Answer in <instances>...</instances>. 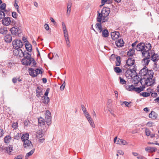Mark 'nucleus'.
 <instances>
[{
	"label": "nucleus",
	"instance_id": "cd10ccee",
	"mask_svg": "<svg viewBox=\"0 0 159 159\" xmlns=\"http://www.w3.org/2000/svg\"><path fill=\"white\" fill-rule=\"evenodd\" d=\"M8 154H10L13 150V147L11 145H9L7 147L5 148Z\"/></svg>",
	"mask_w": 159,
	"mask_h": 159
},
{
	"label": "nucleus",
	"instance_id": "7c9ffc66",
	"mask_svg": "<svg viewBox=\"0 0 159 159\" xmlns=\"http://www.w3.org/2000/svg\"><path fill=\"white\" fill-rule=\"evenodd\" d=\"M102 37L105 38L108 37L109 35V33L107 29H105L102 32Z\"/></svg>",
	"mask_w": 159,
	"mask_h": 159
},
{
	"label": "nucleus",
	"instance_id": "5fc2aeb1",
	"mask_svg": "<svg viewBox=\"0 0 159 159\" xmlns=\"http://www.w3.org/2000/svg\"><path fill=\"white\" fill-rule=\"evenodd\" d=\"M65 85H66V83H65V81H64V82L60 86V90H63L64 89Z\"/></svg>",
	"mask_w": 159,
	"mask_h": 159
},
{
	"label": "nucleus",
	"instance_id": "a211bd4d",
	"mask_svg": "<svg viewBox=\"0 0 159 159\" xmlns=\"http://www.w3.org/2000/svg\"><path fill=\"white\" fill-rule=\"evenodd\" d=\"M151 60L154 62H156L157 61L158 59V55L157 54L152 53H151Z\"/></svg>",
	"mask_w": 159,
	"mask_h": 159
},
{
	"label": "nucleus",
	"instance_id": "6e6552de",
	"mask_svg": "<svg viewBox=\"0 0 159 159\" xmlns=\"http://www.w3.org/2000/svg\"><path fill=\"white\" fill-rule=\"evenodd\" d=\"M11 32L13 35L19 36V34L21 32L20 29L17 26L13 27L10 29Z\"/></svg>",
	"mask_w": 159,
	"mask_h": 159
},
{
	"label": "nucleus",
	"instance_id": "f8f14e48",
	"mask_svg": "<svg viewBox=\"0 0 159 159\" xmlns=\"http://www.w3.org/2000/svg\"><path fill=\"white\" fill-rule=\"evenodd\" d=\"M11 22L10 18L9 17H4L2 20V24L5 26H8Z\"/></svg>",
	"mask_w": 159,
	"mask_h": 159
},
{
	"label": "nucleus",
	"instance_id": "39448f33",
	"mask_svg": "<svg viewBox=\"0 0 159 159\" xmlns=\"http://www.w3.org/2000/svg\"><path fill=\"white\" fill-rule=\"evenodd\" d=\"M153 77H150V75L146 77V79H143V84L145 87L153 85L155 82L154 78Z\"/></svg>",
	"mask_w": 159,
	"mask_h": 159
},
{
	"label": "nucleus",
	"instance_id": "393cba45",
	"mask_svg": "<svg viewBox=\"0 0 159 159\" xmlns=\"http://www.w3.org/2000/svg\"><path fill=\"white\" fill-rule=\"evenodd\" d=\"M4 40L6 42L8 43L11 42L12 41V37L11 35L8 34L6 35L4 37Z\"/></svg>",
	"mask_w": 159,
	"mask_h": 159
},
{
	"label": "nucleus",
	"instance_id": "9d476101",
	"mask_svg": "<svg viewBox=\"0 0 159 159\" xmlns=\"http://www.w3.org/2000/svg\"><path fill=\"white\" fill-rule=\"evenodd\" d=\"M23 142V146L25 148H29L30 149L33 148V145L30 140L28 139L25 141L24 140Z\"/></svg>",
	"mask_w": 159,
	"mask_h": 159
},
{
	"label": "nucleus",
	"instance_id": "c9c22d12",
	"mask_svg": "<svg viewBox=\"0 0 159 159\" xmlns=\"http://www.w3.org/2000/svg\"><path fill=\"white\" fill-rule=\"evenodd\" d=\"M116 66H120L121 63L120 57V56H117L116 57V60L115 62Z\"/></svg>",
	"mask_w": 159,
	"mask_h": 159
},
{
	"label": "nucleus",
	"instance_id": "2eb2a0df",
	"mask_svg": "<svg viewBox=\"0 0 159 159\" xmlns=\"http://www.w3.org/2000/svg\"><path fill=\"white\" fill-rule=\"evenodd\" d=\"M36 96L38 98L42 97L43 95L42 89L39 87H37L36 90Z\"/></svg>",
	"mask_w": 159,
	"mask_h": 159
},
{
	"label": "nucleus",
	"instance_id": "c03bdc74",
	"mask_svg": "<svg viewBox=\"0 0 159 159\" xmlns=\"http://www.w3.org/2000/svg\"><path fill=\"white\" fill-rule=\"evenodd\" d=\"M114 71L116 73H119L122 72V70L119 67H116L114 68Z\"/></svg>",
	"mask_w": 159,
	"mask_h": 159
},
{
	"label": "nucleus",
	"instance_id": "423d86ee",
	"mask_svg": "<svg viewBox=\"0 0 159 159\" xmlns=\"http://www.w3.org/2000/svg\"><path fill=\"white\" fill-rule=\"evenodd\" d=\"M25 51L24 52L21 50L20 48L14 49L13 52V55L17 56L19 57H23L25 55L26 52Z\"/></svg>",
	"mask_w": 159,
	"mask_h": 159
},
{
	"label": "nucleus",
	"instance_id": "de8ad7c7",
	"mask_svg": "<svg viewBox=\"0 0 159 159\" xmlns=\"http://www.w3.org/2000/svg\"><path fill=\"white\" fill-rule=\"evenodd\" d=\"M119 79L120 80V83L122 84H126V81L125 80L121 78V77H119Z\"/></svg>",
	"mask_w": 159,
	"mask_h": 159
},
{
	"label": "nucleus",
	"instance_id": "e2e57ef3",
	"mask_svg": "<svg viewBox=\"0 0 159 159\" xmlns=\"http://www.w3.org/2000/svg\"><path fill=\"white\" fill-rule=\"evenodd\" d=\"M44 28H45V29L47 30H49V27L48 25V24H45L44 25Z\"/></svg>",
	"mask_w": 159,
	"mask_h": 159
},
{
	"label": "nucleus",
	"instance_id": "774afa93",
	"mask_svg": "<svg viewBox=\"0 0 159 159\" xmlns=\"http://www.w3.org/2000/svg\"><path fill=\"white\" fill-rule=\"evenodd\" d=\"M17 81V79L16 78H13L12 80L13 83L15 84L16 83Z\"/></svg>",
	"mask_w": 159,
	"mask_h": 159
},
{
	"label": "nucleus",
	"instance_id": "f3484780",
	"mask_svg": "<svg viewBox=\"0 0 159 159\" xmlns=\"http://www.w3.org/2000/svg\"><path fill=\"white\" fill-rule=\"evenodd\" d=\"M119 34L118 32H113L111 33V37L113 40H115L119 38Z\"/></svg>",
	"mask_w": 159,
	"mask_h": 159
},
{
	"label": "nucleus",
	"instance_id": "a19ab883",
	"mask_svg": "<svg viewBox=\"0 0 159 159\" xmlns=\"http://www.w3.org/2000/svg\"><path fill=\"white\" fill-rule=\"evenodd\" d=\"M6 4L4 3H2V5H1L0 6V8L1 9V11H4L6 12H7V10H5L6 8Z\"/></svg>",
	"mask_w": 159,
	"mask_h": 159
},
{
	"label": "nucleus",
	"instance_id": "6e6d98bb",
	"mask_svg": "<svg viewBox=\"0 0 159 159\" xmlns=\"http://www.w3.org/2000/svg\"><path fill=\"white\" fill-rule=\"evenodd\" d=\"M23 156L22 155H20L15 157L14 159H22Z\"/></svg>",
	"mask_w": 159,
	"mask_h": 159
},
{
	"label": "nucleus",
	"instance_id": "4d7b16f0",
	"mask_svg": "<svg viewBox=\"0 0 159 159\" xmlns=\"http://www.w3.org/2000/svg\"><path fill=\"white\" fill-rule=\"evenodd\" d=\"M17 14L15 12L13 11L12 12V16L15 18H17Z\"/></svg>",
	"mask_w": 159,
	"mask_h": 159
},
{
	"label": "nucleus",
	"instance_id": "473e14b6",
	"mask_svg": "<svg viewBox=\"0 0 159 159\" xmlns=\"http://www.w3.org/2000/svg\"><path fill=\"white\" fill-rule=\"evenodd\" d=\"M95 27L97 30L100 32H102L103 29L101 23H97L95 25Z\"/></svg>",
	"mask_w": 159,
	"mask_h": 159
},
{
	"label": "nucleus",
	"instance_id": "e433bc0d",
	"mask_svg": "<svg viewBox=\"0 0 159 159\" xmlns=\"http://www.w3.org/2000/svg\"><path fill=\"white\" fill-rule=\"evenodd\" d=\"M42 98H43L44 99L43 102L45 104H47L49 102V98L48 97H45V96H43Z\"/></svg>",
	"mask_w": 159,
	"mask_h": 159
},
{
	"label": "nucleus",
	"instance_id": "58836bf2",
	"mask_svg": "<svg viewBox=\"0 0 159 159\" xmlns=\"http://www.w3.org/2000/svg\"><path fill=\"white\" fill-rule=\"evenodd\" d=\"M44 132L43 131H39L38 133L36 135V136L38 138H41L44 135Z\"/></svg>",
	"mask_w": 159,
	"mask_h": 159
},
{
	"label": "nucleus",
	"instance_id": "09e8293b",
	"mask_svg": "<svg viewBox=\"0 0 159 159\" xmlns=\"http://www.w3.org/2000/svg\"><path fill=\"white\" fill-rule=\"evenodd\" d=\"M89 122L90 124V125L93 128L95 127V125L93 120H91L89 121Z\"/></svg>",
	"mask_w": 159,
	"mask_h": 159
},
{
	"label": "nucleus",
	"instance_id": "338daca9",
	"mask_svg": "<svg viewBox=\"0 0 159 159\" xmlns=\"http://www.w3.org/2000/svg\"><path fill=\"white\" fill-rule=\"evenodd\" d=\"M17 123H14L12 124V127L14 129H16L17 127Z\"/></svg>",
	"mask_w": 159,
	"mask_h": 159
},
{
	"label": "nucleus",
	"instance_id": "c756f323",
	"mask_svg": "<svg viewBox=\"0 0 159 159\" xmlns=\"http://www.w3.org/2000/svg\"><path fill=\"white\" fill-rule=\"evenodd\" d=\"M133 72L131 70H127L125 72V75L127 77H131L132 76Z\"/></svg>",
	"mask_w": 159,
	"mask_h": 159
},
{
	"label": "nucleus",
	"instance_id": "1a4fd4ad",
	"mask_svg": "<svg viewBox=\"0 0 159 159\" xmlns=\"http://www.w3.org/2000/svg\"><path fill=\"white\" fill-rule=\"evenodd\" d=\"M45 118L47 125H49L51 122V114L49 111H47L45 113Z\"/></svg>",
	"mask_w": 159,
	"mask_h": 159
},
{
	"label": "nucleus",
	"instance_id": "a18cd8bd",
	"mask_svg": "<svg viewBox=\"0 0 159 159\" xmlns=\"http://www.w3.org/2000/svg\"><path fill=\"white\" fill-rule=\"evenodd\" d=\"M5 16V14L4 11L0 10V19H2Z\"/></svg>",
	"mask_w": 159,
	"mask_h": 159
},
{
	"label": "nucleus",
	"instance_id": "37998d69",
	"mask_svg": "<svg viewBox=\"0 0 159 159\" xmlns=\"http://www.w3.org/2000/svg\"><path fill=\"white\" fill-rule=\"evenodd\" d=\"M36 72L37 74V76L38 74H42L43 72L42 71L43 69L42 68H40V69H36Z\"/></svg>",
	"mask_w": 159,
	"mask_h": 159
},
{
	"label": "nucleus",
	"instance_id": "5701e85b",
	"mask_svg": "<svg viewBox=\"0 0 159 159\" xmlns=\"http://www.w3.org/2000/svg\"><path fill=\"white\" fill-rule=\"evenodd\" d=\"M25 47L27 51L30 52H32V45L29 42H27L25 43Z\"/></svg>",
	"mask_w": 159,
	"mask_h": 159
},
{
	"label": "nucleus",
	"instance_id": "4468645a",
	"mask_svg": "<svg viewBox=\"0 0 159 159\" xmlns=\"http://www.w3.org/2000/svg\"><path fill=\"white\" fill-rule=\"evenodd\" d=\"M147 57L143 58L142 61V63H143L145 65H148L150 61V57L151 56L150 52L148 53Z\"/></svg>",
	"mask_w": 159,
	"mask_h": 159
},
{
	"label": "nucleus",
	"instance_id": "4c0bfd02",
	"mask_svg": "<svg viewBox=\"0 0 159 159\" xmlns=\"http://www.w3.org/2000/svg\"><path fill=\"white\" fill-rule=\"evenodd\" d=\"M126 88L127 90L129 91H134L135 87H134V86L133 85H128L126 86Z\"/></svg>",
	"mask_w": 159,
	"mask_h": 159
},
{
	"label": "nucleus",
	"instance_id": "3c124183",
	"mask_svg": "<svg viewBox=\"0 0 159 159\" xmlns=\"http://www.w3.org/2000/svg\"><path fill=\"white\" fill-rule=\"evenodd\" d=\"M154 124V123L152 121L148 122L146 124V125L149 127H152L153 125Z\"/></svg>",
	"mask_w": 159,
	"mask_h": 159
},
{
	"label": "nucleus",
	"instance_id": "0e129e2a",
	"mask_svg": "<svg viewBox=\"0 0 159 159\" xmlns=\"http://www.w3.org/2000/svg\"><path fill=\"white\" fill-rule=\"evenodd\" d=\"M14 64L13 62H9L8 64V66L9 67H11L14 65Z\"/></svg>",
	"mask_w": 159,
	"mask_h": 159
},
{
	"label": "nucleus",
	"instance_id": "bf43d9fd",
	"mask_svg": "<svg viewBox=\"0 0 159 159\" xmlns=\"http://www.w3.org/2000/svg\"><path fill=\"white\" fill-rule=\"evenodd\" d=\"M49 91V89L47 88L46 90V91L44 95L46 96L45 97H47L48 95Z\"/></svg>",
	"mask_w": 159,
	"mask_h": 159
},
{
	"label": "nucleus",
	"instance_id": "79ce46f5",
	"mask_svg": "<svg viewBox=\"0 0 159 159\" xmlns=\"http://www.w3.org/2000/svg\"><path fill=\"white\" fill-rule=\"evenodd\" d=\"M140 95L144 97H148L150 95V93H149L143 92L140 93Z\"/></svg>",
	"mask_w": 159,
	"mask_h": 159
},
{
	"label": "nucleus",
	"instance_id": "c85d7f7f",
	"mask_svg": "<svg viewBox=\"0 0 159 159\" xmlns=\"http://www.w3.org/2000/svg\"><path fill=\"white\" fill-rule=\"evenodd\" d=\"M135 50L134 48L130 49L127 52V55L129 57L133 56L134 54Z\"/></svg>",
	"mask_w": 159,
	"mask_h": 159
},
{
	"label": "nucleus",
	"instance_id": "69168bd1",
	"mask_svg": "<svg viewBox=\"0 0 159 159\" xmlns=\"http://www.w3.org/2000/svg\"><path fill=\"white\" fill-rule=\"evenodd\" d=\"M62 27L63 30L66 29V25L64 22H62Z\"/></svg>",
	"mask_w": 159,
	"mask_h": 159
},
{
	"label": "nucleus",
	"instance_id": "6ab92c4d",
	"mask_svg": "<svg viewBox=\"0 0 159 159\" xmlns=\"http://www.w3.org/2000/svg\"><path fill=\"white\" fill-rule=\"evenodd\" d=\"M116 46L119 48L123 47L124 44V42L123 39H118L115 42Z\"/></svg>",
	"mask_w": 159,
	"mask_h": 159
},
{
	"label": "nucleus",
	"instance_id": "a878e982",
	"mask_svg": "<svg viewBox=\"0 0 159 159\" xmlns=\"http://www.w3.org/2000/svg\"><path fill=\"white\" fill-rule=\"evenodd\" d=\"M29 73L30 75L33 77H35L37 76V74L36 72V70L32 68L29 69Z\"/></svg>",
	"mask_w": 159,
	"mask_h": 159
},
{
	"label": "nucleus",
	"instance_id": "b1692460",
	"mask_svg": "<svg viewBox=\"0 0 159 159\" xmlns=\"http://www.w3.org/2000/svg\"><path fill=\"white\" fill-rule=\"evenodd\" d=\"M142 86H140L139 87H135L134 88V91L138 93H139L140 92L143 91L144 89L145 88V85H144L143 84V85H142Z\"/></svg>",
	"mask_w": 159,
	"mask_h": 159
},
{
	"label": "nucleus",
	"instance_id": "13d9d810",
	"mask_svg": "<svg viewBox=\"0 0 159 159\" xmlns=\"http://www.w3.org/2000/svg\"><path fill=\"white\" fill-rule=\"evenodd\" d=\"M130 102L124 101L123 102V103L125 104L126 106L128 107L129 105L130 104Z\"/></svg>",
	"mask_w": 159,
	"mask_h": 159
},
{
	"label": "nucleus",
	"instance_id": "f704fd0d",
	"mask_svg": "<svg viewBox=\"0 0 159 159\" xmlns=\"http://www.w3.org/2000/svg\"><path fill=\"white\" fill-rule=\"evenodd\" d=\"M11 139V137L8 135L6 136L4 138V142L6 143H8L10 142Z\"/></svg>",
	"mask_w": 159,
	"mask_h": 159
},
{
	"label": "nucleus",
	"instance_id": "bb28decb",
	"mask_svg": "<svg viewBox=\"0 0 159 159\" xmlns=\"http://www.w3.org/2000/svg\"><path fill=\"white\" fill-rule=\"evenodd\" d=\"M7 28L5 27H2L0 28V34H5L7 33Z\"/></svg>",
	"mask_w": 159,
	"mask_h": 159
},
{
	"label": "nucleus",
	"instance_id": "f03ea898",
	"mask_svg": "<svg viewBox=\"0 0 159 159\" xmlns=\"http://www.w3.org/2000/svg\"><path fill=\"white\" fill-rule=\"evenodd\" d=\"M151 49V45L149 43H141L137 45L136 48V50L138 51H141L143 56L145 57L146 54Z\"/></svg>",
	"mask_w": 159,
	"mask_h": 159
},
{
	"label": "nucleus",
	"instance_id": "052dcab7",
	"mask_svg": "<svg viewBox=\"0 0 159 159\" xmlns=\"http://www.w3.org/2000/svg\"><path fill=\"white\" fill-rule=\"evenodd\" d=\"M150 151L152 152H155L157 150V148H156L153 147H150Z\"/></svg>",
	"mask_w": 159,
	"mask_h": 159
},
{
	"label": "nucleus",
	"instance_id": "412c9836",
	"mask_svg": "<svg viewBox=\"0 0 159 159\" xmlns=\"http://www.w3.org/2000/svg\"><path fill=\"white\" fill-rule=\"evenodd\" d=\"M38 125L40 126L44 125L45 124V121L43 118L40 117L38 118Z\"/></svg>",
	"mask_w": 159,
	"mask_h": 159
},
{
	"label": "nucleus",
	"instance_id": "ea45409f",
	"mask_svg": "<svg viewBox=\"0 0 159 159\" xmlns=\"http://www.w3.org/2000/svg\"><path fill=\"white\" fill-rule=\"evenodd\" d=\"M65 40L66 41V44L68 47H70V41L69 39V37H65Z\"/></svg>",
	"mask_w": 159,
	"mask_h": 159
},
{
	"label": "nucleus",
	"instance_id": "4be33fe9",
	"mask_svg": "<svg viewBox=\"0 0 159 159\" xmlns=\"http://www.w3.org/2000/svg\"><path fill=\"white\" fill-rule=\"evenodd\" d=\"M116 143L120 145H127L128 144V143L125 140L122 139H119L117 140Z\"/></svg>",
	"mask_w": 159,
	"mask_h": 159
},
{
	"label": "nucleus",
	"instance_id": "20e7f679",
	"mask_svg": "<svg viewBox=\"0 0 159 159\" xmlns=\"http://www.w3.org/2000/svg\"><path fill=\"white\" fill-rule=\"evenodd\" d=\"M139 74L141 79H146V77L149 76V75H150V77H153L154 73L152 70H148L147 68L145 66L140 70Z\"/></svg>",
	"mask_w": 159,
	"mask_h": 159
},
{
	"label": "nucleus",
	"instance_id": "864d4df0",
	"mask_svg": "<svg viewBox=\"0 0 159 159\" xmlns=\"http://www.w3.org/2000/svg\"><path fill=\"white\" fill-rule=\"evenodd\" d=\"M14 5L15 8L17 9V12L19 13H20V11L19 10V6L17 4V3L15 2Z\"/></svg>",
	"mask_w": 159,
	"mask_h": 159
},
{
	"label": "nucleus",
	"instance_id": "ddd939ff",
	"mask_svg": "<svg viewBox=\"0 0 159 159\" xmlns=\"http://www.w3.org/2000/svg\"><path fill=\"white\" fill-rule=\"evenodd\" d=\"M149 117L153 120H156L158 117V114L153 111H152L149 114Z\"/></svg>",
	"mask_w": 159,
	"mask_h": 159
},
{
	"label": "nucleus",
	"instance_id": "aec40b11",
	"mask_svg": "<svg viewBox=\"0 0 159 159\" xmlns=\"http://www.w3.org/2000/svg\"><path fill=\"white\" fill-rule=\"evenodd\" d=\"M71 3L70 2H69L67 3V11L66 13V15L68 16H69L70 11H71Z\"/></svg>",
	"mask_w": 159,
	"mask_h": 159
},
{
	"label": "nucleus",
	"instance_id": "7ed1b4c3",
	"mask_svg": "<svg viewBox=\"0 0 159 159\" xmlns=\"http://www.w3.org/2000/svg\"><path fill=\"white\" fill-rule=\"evenodd\" d=\"M22 59L21 62L23 65L30 66L32 65V66L35 67L36 63L34 58L31 57V55L28 52H26Z\"/></svg>",
	"mask_w": 159,
	"mask_h": 159
},
{
	"label": "nucleus",
	"instance_id": "49530a36",
	"mask_svg": "<svg viewBox=\"0 0 159 159\" xmlns=\"http://www.w3.org/2000/svg\"><path fill=\"white\" fill-rule=\"evenodd\" d=\"M81 109L84 112V114H86V113L88 112H87L86 108H85V107L83 105H81Z\"/></svg>",
	"mask_w": 159,
	"mask_h": 159
},
{
	"label": "nucleus",
	"instance_id": "603ef678",
	"mask_svg": "<svg viewBox=\"0 0 159 159\" xmlns=\"http://www.w3.org/2000/svg\"><path fill=\"white\" fill-rule=\"evenodd\" d=\"M63 31L64 37H69L67 29L63 30Z\"/></svg>",
	"mask_w": 159,
	"mask_h": 159
},
{
	"label": "nucleus",
	"instance_id": "0eeeda50",
	"mask_svg": "<svg viewBox=\"0 0 159 159\" xmlns=\"http://www.w3.org/2000/svg\"><path fill=\"white\" fill-rule=\"evenodd\" d=\"M12 44L13 48L15 49L21 48L23 45L22 42L18 39L14 40L12 42Z\"/></svg>",
	"mask_w": 159,
	"mask_h": 159
},
{
	"label": "nucleus",
	"instance_id": "f257e3e1",
	"mask_svg": "<svg viewBox=\"0 0 159 159\" xmlns=\"http://www.w3.org/2000/svg\"><path fill=\"white\" fill-rule=\"evenodd\" d=\"M98 16L97 18V21L99 23H101L102 21V23L107 21L109 17L108 16L110 13V9L109 8L104 7L100 13L99 11H98Z\"/></svg>",
	"mask_w": 159,
	"mask_h": 159
},
{
	"label": "nucleus",
	"instance_id": "680f3d73",
	"mask_svg": "<svg viewBox=\"0 0 159 159\" xmlns=\"http://www.w3.org/2000/svg\"><path fill=\"white\" fill-rule=\"evenodd\" d=\"M4 131L2 129H0V137L2 136L4 134Z\"/></svg>",
	"mask_w": 159,
	"mask_h": 159
},
{
	"label": "nucleus",
	"instance_id": "9b49d317",
	"mask_svg": "<svg viewBox=\"0 0 159 159\" xmlns=\"http://www.w3.org/2000/svg\"><path fill=\"white\" fill-rule=\"evenodd\" d=\"M133 83L134 84H137L139 82H140L141 85H143V79H141V78L139 77V76L136 75L134 76L133 77Z\"/></svg>",
	"mask_w": 159,
	"mask_h": 159
},
{
	"label": "nucleus",
	"instance_id": "2f4dec72",
	"mask_svg": "<svg viewBox=\"0 0 159 159\" xmlns=\"http://www.w3.org/2000/svg\"><path fill=\"white\" fill-rule=\"evenodd\" d=\"M35 151V148H33L30 152L27 153L25 156V159H28L29 157L31 156L34 153Z\"/></svg>",
	"mask_w": 159,
	"mask_h": 159
},
{
	"label": "nucleus",
	"instance_id": "8fccbe9b",
	"mask_svg": "<svg viewBox=\"0 0 159 159\" xmlns=\"http://www.w3.org/2000/svg\"><path fill=\"white\" fill-rule=\"evenodd\" d=\"M145 132L147 136H149L150 135L151 132L149 129L147 128L146 129Z\"/></svg>",
	"mask_w": 159,
	"mask_h": 159
},
{
	"label": "nucleus",
	"instance_id": "72a5a7b5",
	"mask_svg": "<svg viewBox=\"0 0 159 159\" xmlns=\"http://www.w3.org/2000/svg\"><path fill=\"white\" fill-rule=\"evenodd\" d=\"M29 137V134L28 133L23 134L21 136V139L22 141L28 140Z\"/></svg>",
	"mask_w": 159,
	"mask_h": 159
},
{
	"label": "nucleus",
	"instance_id": "dca6fc26",
	"mask_svg": "<svg viewBox=\"0 0 159 159\" xmlns=\"http://www.w3.org/2000/svg\"><path fill=\"white\" fill-rule=\"evenodd\" d=\"M135 60L134 58H129L126 61V64L129 66L134 65Z\"/></svg>",
	"mask_w": 159,
	"mask_h": 159
}]
</instances>
